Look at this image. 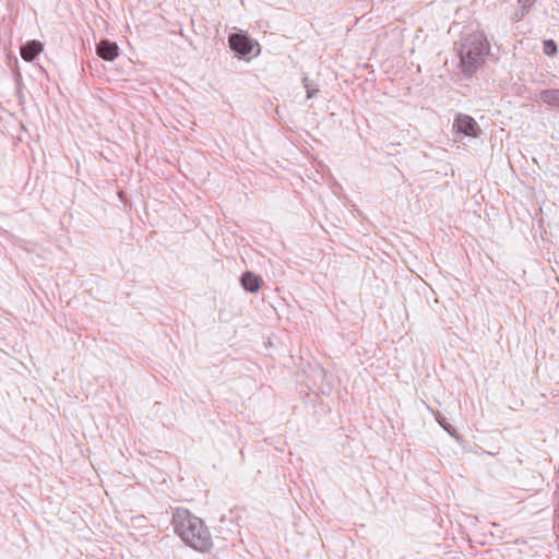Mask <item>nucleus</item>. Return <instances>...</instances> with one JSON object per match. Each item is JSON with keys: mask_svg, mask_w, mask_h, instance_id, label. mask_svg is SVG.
I'll list each match as a JSON object with an SVG mask.
<instances>
[{"mask_svg": "<svg viewBox=\"0 0 559 559\" xmlns=\"http://www.w3.org/2000/svg\"><path fill=\"white\" fill-rule=\"evenodd\" d=\"M175 533L191 548L205 552L212 548V537L203 521L186 509L173 514Z\"/></svg>", "mask_w": 559, "mask_h": 559, "instance_id": "obj_1", "label": "nucleus"}, {"mask_svg": "<svg viewBox=\"0 0 559 559\" xmlns=\"http://www.w3.org/2000/svg\"><path fill=\"white\" fill-rule=\"evenodd\" d=\"M457 50L461 70L471 78L485 63L490 53V44L483 32H473L461 38Z\"/></svg>", "mask_w": 559, "mask_h": 559, "instance_id": "obj_2", "label": "nucleus"}, {"mask_svg": "<svg viewBox=\"0 0 559 559\" xmlns=\"http://www.w3.org/2000/svg\"><path fill=\"white\" fill-rule=\"evenodd\" d=\"M228 43L230 49L236 53L238 58H246L252 53L254 46H259L253 43L246 34L233 33L228 36Z\"/></svg>", "mask_w": 559, "mask_h": 559, "instance_id": "obj_3", "label": "nucleus"}, {"mask_svg": "<svg viewBox=\"0 0 559 559\" xmlns=\"http://www.w3.org/2000/svg\"><path fill=\"white\" fill-rule=\"evenodd\" d=\"M453 128L456 130L457 133H461L463 135L477 138L481 130L476 120L465 114H459L456 115Z\"/></svg>", "mask_w": 559, "mask_h": 559, "instance_id": "obj_4", "label": "nucleus"}, {"mask_svg": "<svg viewBox=\"0 0 559 559\" xmlns=\"http://www.w3.org/2000/svg\"><path fill=\"white\" fill-rule=\"evenodd\" d=\"M118 45L108 39H102L96 47L97 55L107 61L116 59L118 57Z\"/></svg>", "mask_w": 559, "mask_h": 559, "instance_id": "obj_5", "label": "nucleus"}, {"mask_svg": "<svg viewBox=\"0 0 559 559\" xmlns=\"http://www.w3.org/2000/svg\"><path fill=\"white\" fill-rule=\"evenodd\" d=\"M43 51V44L29 40L21 47V56L25 61H33Z\"/></svg>", "mask_w": 559, "mask_h": 559, "instance_id": "obj_6", "label": "nucleus"}, {"mask_svg": "<svg viewBox=\"0 0 559 559\" xmlns=\"http://www.w3.org/2000/svg\"><path fill=\"white\" fill-rule=\"evenodd\" d=\"M241 286L249 293H257L261 286V278L251 271L245 272L240 277Z\"/></svg>", "mask_w": 559, "mask_h": 559, "instance_id": "obj_7", "label": "nucleus"}, {"mask_svg": "<svg viewBox=\"0 0 559 559\" xmlns=\"http://www.w3.org/2000/svg\"><path fill=\"white\" fill-rule=\"evenodd\" d=\"M536 0H518L516 8L511 15V20L513 22L521 21L530 11L531 7L535 3Z\"/></svg>", "mask_w": 559, "mask_h": 559, "instance_id": "obj_8", "label": "nucleus"}, {"mask_svg": "<svg viewBox=\"0 0 559 559\" xmlns=\"http://www.w3.org/2000/svg\"><path fill=\"white\" fill-rule=\"evenodd\" d=\"M539 97L547 105L559 107V90H543Z\"/></svg>", "mask_w": 559, "mask_h": 559, "instance_id": "obj_9", "label": "nucleus"}, {"mask_svg": "<svg viewBox=\"0 0 559 559\" xmlns=\"http://www.w3.org/2000/svg\"><path fill=\"white\" fill-rule=\"evenodd\" d=\"M436 420L440 424V426L451 436L453 437L455 440H459L460 439V436L456 433V430L454 429V427L449 424L447 421V418L444 417V415L438 413L436 415Z\"/></svg>", "mask_w": 559, "mask_h": 559, "instance_id": "obj_10", "label": "nucleus"}, {"mask_svg": "<svg viewBox=\"0 0 559 559\" xmlns=\"http://www.w3.org/2000/svg\"><path fill=\"white\" fill-rule=\"evenodd\" d=\"M302 84L304 87L306 88L308 99L312 98L319 92V90L311 83V81L307 76L302 79Z\"/></svg>", "mask_w": 559, "mask_h": 559, "instance_id": "obj_11", "label": "nucleus"}, {"mask_svg": "<svg viewBox=\"0 0 559 559\" xmlns=\"http://www.w3.org/2000/svg\"><path fill=\"white\" fill-rule=\"evenodd\" d=\"M557 44L552 39L544 41V52L547 56H554L557 53Z\"/></svg>", "mask_w": 559, "mask_h": 559, "instance_id": "obj_12", "label": "nucleus"}]
</instances>
